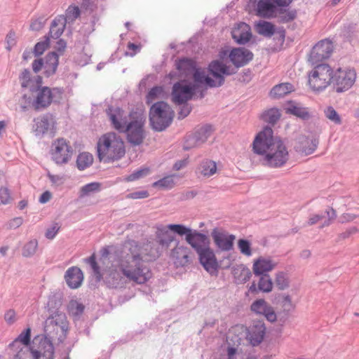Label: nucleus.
I'll return each instance as SVG.
<instances>
[{
  "instance_id": "1",
  "label": "nucleus",
  "mask_w": 359,
  "mask_h": 359,
  "mask_svg": "<svg viewBox=\"0 0 359 359\" xmlns=\"http://www.w3.org/2000/svg\"><path fill=\"white\" fill-rule=\"evenodd\" d=\"M128 252L105 271L104 281L110 288H123L128 281L144 284L152 276L148 263L156 260L161 255L154 243L138 245L128 243Z\"/></svg>"
},
{
  "instance_id": "2",
  "label": "nucleus",
  "mask_w": 359,
  "mask_h": 359,
  "mask_svg": "<svg viewBox=\"0 0 359 359\" xmlns=\"http://www.w3.org/2000/svg\"><path fill=\"white\" fill-rule=\"evenodd\" d=\"M44 331L46 335L34 337V344H38L37 349L32 348L33 359H53V340L62 342L66 338L68 331V322L65 313L56 311L47 318Z\"/></svg>"
},
{
  "instance_id": "3",
  "label": "nucleus",
  "mask_w": 359,
  "mask_h": 359,
  "mask_svg": "<svg viewBox=\"0 0 359 359\" xmlns=\"http://www.w3.org/2000/svg\"><path fill=\"white\" fill-rule=\"evenodd\" d=\"M271 128L265 127L252 143L253 151L262 156V163L270 168H280L289 158L287 147L279 137L273 135Z\"/></svg>"
},
{
  "instance_id": "4",
  "label": "nucleus",
  "mask_w": 359,
  "mask_h": 359,
  "mask_svg": "<svg viewBox=\"0 0 359 359\" xmlns=\"http://www.w3.org/2000/svg\"><path fill=\"white\" fill-rule=\"evenodd\" d=\"M100 161L109 163L121 159L126 154L123 140L114 133L102 135L97 143Z\"/></svg>"
},
{
  "instance_id": "5",
  "label": "nucleus",
  "mask_w": 359,
  "mask_h": 359,
  "mask_svg": "<svg viewBox=\"0 0 359 359\" xmlns=\"http://www.w3.org/2000/svg\"><path fill=\"white\" fill-rule=\"evenodd\" d=\"M173 111L165 102L154 103L149 110V121L151 128L156 131L165 130L172 123Z\"/></svg>"
},
{
  "instance_id": "6",
  "label": "nucleus",
  "mask_w": 359,
  "mask_h": 359,
  "mask_svg": "<svg viewBox=\"0 0 359 359\" xmlns=\"http://www.w3.org/2000/svg\"><path fill=\"white\" fill-rule=\"evenodd\" d=\"M309 74V84L314 91H322L332 85L334 69L326 63L314 65Z\"/></svg>"
},
{
  "instance_id": "7",
  "label": "nucleus",
  "mask_w": 359,
  "mask_h": 359,
  "mask_svg": "<svg viewBox=\"0 0 359 359\" xmlns=\"http://www.w3.org/2000/svg\"><path fill=\"white\" fill-rule=\"evenodd\" d=\"M30 92L34 93L32 106L36 111H42L48 108L52 102H58L62 98L63 91L58 88H50L43 86L41 88L30 87Z\"/></svg>"
},
{
  "instance_id": "8",
  "label": "nucleus",
  "mask_w": 359,
  "mask_h": 359,
  "mask_svg": "<svg viewBox=\"0 0 359 359\" xmlns=\"http://www.w3.org/2000/svg\"><path fill=\"white\" fill-rule=\"evenodd\" d=\"M145 119L137 113H130V122L120 133H126L127 140L133 146L140 145L144 138Z\"/></svg>"
},
{
  "instance_id": "9",
  "label": "nucleus",
  "mask_w": 359,
  "mask_h": 359,
  "mask_svg": "<svg viewBox=\"0 0 359 359\" xmlns=\"http://www.w3.org/2000/svg\"><path fill=\"white\" fill-rule=\"evenodd\" d=\"M357 73L355 69L338 67L334 70L332 86L337 93H344L351 89L355 83Z\"/></svg>"
},
{
  "instance_id": "10",
  "label": "nucleus",
  "mask_w": 359,
  "mask_h": 359,
  "mask_svg": "<svg viewBox=\"0 0 359 359\" xmlns=\"http://www.w3.org/2000/svg\"><path fill=\"white\" fill-rule=\"evenodd\" d=\"M74 150L70 142L64 138H58L51 145L50 156L57 165H65L71 160Z\"/></svg>"
},
{
  "instance_id": "11",
  "label": "nucleus",
  "mask_w": 359,
  "mask_h": 359,
  "mask_svg": "<svg viewBox=\"0 0 359 359\" xmlns=\"http://www.w3.org/2000/svg\"><path fill=\"white\" fill-rule=\"evenodd\" d=\"M186 231V226L183 224L160 225L156 228V240L159 245L168 248L171 243L175 241V236L172 234V232L182 236L187 232Z\"/></svg>"
},
{
  "instance_id": "12",
  "label": "nucleus",
  "mask_w": 359,
  "mask_h": 359,
  "mask_svg": "<svg viewBox=\"0 0 359 359\" xmlns=\"http://www.w3.org/2000/svg\"><path fill=\"white\" fill-rule=\"evenodd\" d=\"M31 341V328L27 327L23 330L17 338H15L10 344L9 347L16 353L15 354V359H25L27 355L30 352L32 353V348L36 349L35 345L33 343V346L29 348Z\"/></svg>"
},
{
  "instance_id": "13",
  "label": "nucleus",
  "mask_w": 359,
  "mask_h": 359,
  "mask_svg": "<svg viewBox=\"0 0 359 359\" xmlns=\"http://www.w3.org/2000/svg\"><path fill=\"white\" fill-rule=\"evenodd\" d=\"M196 92V85L184 81L175 83L172 86V100L175 104H182L192 99Z\"/></svg>"
},
{
  "instance_id": "14",
  "label": "nucleus",
  "mask_w": 359,
  "mask_h": 359,
  "mask_svg": "<svg viewBox=\"0 0 359 359\" xmlns=\"http://www.w3.org/2000/svg\"><path fill=\"white\" fill-rule=\"evenodd\" d=\"M208 72L213 78L215 88L222 86L224 83V76H229L236 73V69L231 68L219 60L212 61L208 67Z\"/></svg>"
},
{
  "instance_id": "15",
  "label": "nucleus",
  "mask_w": 359,
  "mask_h": 359,
  "mask_svg": "<svg viewBox=\"0 0 359 359\" xmlns=\"http://www.w3.org/2000/svg\"><path fill=\"white\" fill-rule=\"evenodd\" d=\"M170 257L177 268L185 267L192 262V252L189 248L177 241L171 250Z\"/></svg>"
},
{
  "instance_id": "16",
  "label": "nucleus",
  "mask_w": 359,
  "mask_h": 359,
  "mask_svg": "<svg viewBox=\"0 0 359 359\" xmlns=\"http://www.w3.org/2000/svg\"><path fill=\"white\" fill-rule=\"evenodd\" d=\"M213 131L212 126L209 124L197 128L193 134L187 136L184 149L189 150L198 147L206 142Z\"/></svg>"
},
{
  "instance_id": "17",
  "label": "nucleus",
  "mask_w": 359,
  "mask_h": 359,
  "mask_svg": "<svg viewBox=\"0 0 359 359\" xmlns=\"http://www.w3.org/2000/svg\"><path fill=\"white\" fill-rule=\"evenodd\" d=\"M333 51V45L329 40H322L312 48L310 54V61L313 65L328 58Z\"/></svg>"
},
{
  "instance_id": "18",
  "label": "nucleus",
  "mask_w": 359,
  "mask_h": 359,
  "mask_svg": "<svg viewBox=\"0 0 359 359\" xmlns=\"http://www.w3.org/2000/svg\"><path fill=\"white\" fill-rule=\"evenodd\" d=\"M107 114L111 121L112 127L119 133L126 127L130 122V114L119 107H109L107 109Z\"/></svg>"
},
{
  "instance_id": "19",
  "label": "nucleus",
  "mask_w": 359,
  "mask_h": 359,
  "mask_svg": "<svg viewBox=\"0 0 359 359\" xmlns=\"http://www.w3.org/2000/svg\"><path fill=\"white\" fill-rule=\"evenodd\" d=\"M186 229L187 232L184 234L185 240L196 252L210 245V240L205 234L200 233L196 230H192L187 226Z\"/></svg>"
},
{
  "instance_id": "20",
  "label": "nucleus",
  "mask_w": 359,
  "mask_h": 359,
  "mask_svg": "<svg viewBox=\"0 0 359 359\" xmlns=\"http://www.w3.org/2000/svg\"><path fill=\"white\" fill-rule=\"evenodd\" d=\"M211 236L216 247L220 250L229 251L233 248L235 236L215 228L212 231Z\"/></svg>"
},
{
  "instance_id": "21",
  "label": "nucleus",
  "mask_w": 359,
  "mask_h": 359,
  "mask_svg": "<svg viewBox=\"0 0 359 359\" xmlns=\"http://www.w3.org/2000/svg\"><path fill=\"white\" fill-rule=\"evenodd\" d=\"M175 66L177 72H170L169 76L170 79H173L176 76L187 77L191 75L196 67V63L191 58L182 57L175 60Z\"/></svg>"
},
{
  "instance_id": "22",
  "label": "nucleus",
  "mask_w": 359,
  "mask_h": 359,
  "mask_svg": "<svg viewBox=\"0 0 359 359\" xmlns=\"http://www.w3.org/2000/svg\"><path fill=\"white\" fill-rule=\"evenodd\" d=\"M253 53L245 48H234L229 53L230 61L236 67L239 68L248 65L252 60Z\"/></svg>"
},
{
  "instance_id": "23",
  "label": "nucleus",
  "mask_w": 359,
  "mask_h": 359,
  "mask_svg": "<svg viewBox=\"0 0 359 359\" xmlns=\"http://www.w3.org/2000/svg\"><path fill=\"white\" fill-rule=\"evenodd\" d=\"M197 253L200 263L208 272L213 273L217 271L218 263L215 252L210 248V245Z\"/></svg>"
},
{
  "instance_id": "24",
  "label": "nucleus",
  "mask_w": 359,
  "mask_h": 359,
  "mask_svg": "<svg viewBox=\"0 0 359 359\" xmlns=\"http://www.w3.org/2000/svg\"><path fill=\"white\" fill-rule=\"evenodd\" d=\"M318 144V140L309 138V137L300 135L294 145L296 151L304 155H309L314 152Z\"/></svg>"
},
{
  "instance_id": "25",
  "label": "nucleus",
  "mask_w": 359,
  "mask_h": 359,
  "mask_svg": "<svg viewBox=\"0 0 359 359\" xmlns=\"http://www.w3.org/2000/svg\"><path fill=\"white\" fill-rule=\"evenodd\" d=\"M250 27L245 22L236 24L231 31V36L238 44L244 45L250 41L252 38Z\"/></svg>"
},
{
  "instance_id": "26",
  "label": "nucleus",
  "mask_w": 359,
  "mask_h": 359,
  "mask_svg": "<svg viewBox=\"0 0 359 359\" xmlns=\"http://www.w3.org/2000/svg\"><path fill=\"white\" fill-rule=\"evenodd\" d=\"M266 327L262 321H257L253 323L248 330V338L253 346L259 345L265 335Z\"/></svg>"
},
{
  "instance_id": "27",
  "label": "nucleus",
  "mask_w": 359,
  "mask_h": 359,
  "mask_svg": "<svg viewBox=\"0 0 359 359\" xmlns=\"http://www.w3.org/2000/svg\"><path fill=\"white\" fill-rule=\"evenodd\" d=\"M67 285L72 289L79 287L83 280L82 271L77 266L69 268L65 274Z\"/></svg>"
},
{
  "instance_id": "28",
  "label": "nucleus",
  "mask_w": 359,
  "mask_h": 359,
  "mask_svg": "<svg viewBox=\"0 0 359 359\" xmlns=\"http://www.w3.org/2000/svg\"><path fill=\"white\" fill-rule=\"evenodd\" d=\"M191 75L194 82L192 85H196V89L200 85H204L209 88H215L216 84L213 83L212 78L208 75L204 69L196 67Z\"/></svg>"
},
{
  "instance_id": "29",
  "label": "nucleus",
  "mask_w": 359,
  "mask_h": 359,
  "mask_svg": "<svg viewBox=\"0 0 359 359\" xmlns=\"http://www.w3.org/2000/svg\"><path fill=\"white\" fill-rule=\"evenodd\" d=\"M276 6L271 0H259L257 2L256 11L257 15L260 17L272 18L276 15Z\"/></svg>"
},
{
  "instance_id": "30",
  "label": "nucleus",
  "mask_w": 359,
  "mask_h": 359,
  "mask_svg": "<svg viewBox=\"0 0 359 359\" xmlns=\"http://www.w3.org/2000/svg\"><path fill=\"white\" fill-rule=\"evenodd\" d=\"M287 114H292L302 120L306 121L311 118L309 109L300 103L290 102L285 108Z\"/></svg>"
},
{
  "instance_id": "31",
  "label": "nucleus",
  "mask_w": 359,
  "mask_h": 359,
  "mask_svg": "<svg viewBox=\"0 0 359 359\" xmlns=\"http://www.w3.org/2000/svg\"><path fill=\"white\" fill-rule=\"evenodd\" d=\"M66 24L67 18H65L64 15L57 16L51 22L48 36L55 39H58L62 34Z\"/></svg>"
},
{
  "instance_id": "32",
  "label": "nucleus",
  "mask_w": 359,
  "mask_h": 359,
  "mask_svg": "<svg viewBox=\"0 0 359 359\" xmlns=\"http://www.w3.org/2000/svg\"><path fill=\"white\" fill-rule=\"evenodd\" d=\"M276 264L270 259L259 257L253 264V271L256 276L266 274L265 273L271 271Z\"/></svg>"
},
{
  "instance_id": "33",
  "label": "nucleus",
  "mask_w": 359,
  "mask_h": 359,
  "mask_svg": "<svg viewBox=\"0 0 359 359\" xmlns=\"http://www.w3.org/2000/svg\"><path fill=\"white\" fill-rule=\"evenodd\" d=\"M59 64V55L55 52H51L46 55L44 62V74L49 77L55 74Z\"/></svg>"
},
{
  "instance_id": "34",
  "label": "nucleus",
  "mask_w": 359,
  "mask_h": 359,
  "mask_svg": "<svg viewBox=\"0 0 359 359\" xmlns=\"http://www.w3.org/2000/svg\"><path fill=\"white\" fill-rule=\"evenodd\" d=\"M53 121L52 115L47 114L43 116H39L34 120V130L36 134L46 133L50 126V122Z\"/></svg>"
},
{
  "instance_id": "35",
  "label": "nucleus",
  "mask_w": 359,
  "mask_h": 359,
  "mask_svg": "<svg viewBox=\"0 0 359 359\" xmlns=\"http://www.w3.org/2000/svg\"><path fill=\"white\" fill-rule=\"evenodd\" d=\"M294 90V87L289 83L275 86L271 90L270 95L273 98L278 99Z\"/></svg>"
},
{
  "instance_id": "36",
  "label": "nucleus",
  "mask_w": 359,
  "mask_h": 359,
  "mask_svg": "<svg viewBox=\"0 0 359 359\" xmlns=\"http://www.w3.org/2000/svg\"><path fill=\"white\" fill-rule=\"evenodd\" d=\"M255 28L259 34L265 37L270 38L275 33V26L267 21L260 20L257 23Z\"/></svg>"
},
{
  "instance_id": "37",
  "label": "nucleus",
  "mask_w": 359,
  "mask_h": 359,
  "mask_svg": "<svg viewBox=\"0 0 359 359\" xmlns=\"http://www.w3.org/2000/svg\"><path fill=\"white\" fill-rule=\"evenodd\" d=\"M233 276L238 283H243L250 280L252 273L245 266L241 264L233 269Z\"/></svg>"
},
{
  "instance_id": "38",
  "label": "nucleus",
  "mask_w": 359,
  "mask_h": 359,
  "mask_svg": "<svg viewBox=\"0 0 359 359\" xmlns=\"http://www.w3.org/2000/svg\"><path fill=\"white\" fill-rule=\"evenodd\" d=\"M297 15V13L294 10L285 9L283 8H277L276 11V15L273 18H276L278 21L280 23H287L293 20Z\"/></svg>"
},
{
  "instance_id": "39",
  "label": "nucleus",
  "mask_w": 359,
  "mask_h": 359,
  "mask_svg": "<svg viewBox=\"0 0 359 359\" xmlns=\"http://www.w3.org/2000/svg\"><path fill=\"white\" fill-rule=\"evenodd\" d=\"M198 169L203 176L209 177L216 173L217 165L214 161L206 159L201 162Z\"/></svg>"
},
{
  "instance_id": "40",
  "label": "nucleus",
  "mask_w": 359,
  "mask_h": 359,
  "mask_svg": "<svg viewBox=\"0 0 359 359\" xmlns=\"http://www.w3.org/2000/svg\"><path fill=\"white\" fill-rule=\"evenodd\" d=\"M93 162V155L88 152L80 154L77 156L76 165L80 170H83L89 167Z\"/></svg>"
},
{
  "instance_id": "41",
  "label": "nucleus",
  "mask_w": 359,
  "mask_h": 359,
  "mask_svg": "<svg viewBox=\"0 0 359 359\" xmlns=\"http://www.w3.org/2000/svg\"><path fill=\"white\" fill-rule=\"evenodd\" d=\"M280 117V114L278 109L271 108L269 110L265 111L262 115V119L271 124H275Z\"/></svg>"
},
{
  "instance_id": "42",
  "label": "nucleus",
  "mask_w": 359,
  "mask_h": 359,
  "mask_svg": "<svg viewBox=\"0 0 359 359\" xmlns=\"http://www.w3.org/2000/svg\"><path fill=\"white\" fill-rule=\"evenodd\" d=\"M38 248V241L33 239L25 244L22 250V255L25 257H30L34 255Z\"/></svg>"
},
{
  "instance_id": "43",
  "label": "nucleus",
  "mask_w": 359,
  "mask_h": 359,
  "mask_svg": "<svg viewBox=\"0 0 359 359\" xmlns=\"http://www.w3.org/2000/svg\"><path fill=\"white\" fill-rule=\"evenodd\" d=\"M258 283V289L264 292H269L272 290L273 283L268 274L260 275Z\"/></svg>"
},
{
  "instance_id": "44",
  "label": "nucleus",
  "mask_w": 359,
  "mask_h": 359,
  "mask_svg": "<svg viewBox=\"0 0 359 359\" xmlns=\"http://www.w3.org/2000/svg\"><path fill=\"white\" fill-rule=\"evenodd\" d=\"M325 117L337 125L341 124V118L334 107L330 106L324 110Z\"/></svg>"
},
{
  "instance_id": "45",
  "label": "nucleus",
  "mask_w": 359,
  "mask_h": 359,
  "mask_svg": "<svg viewBox=\"0 0 359 359\" xmlns=\"http://www.w3.org/2000/svg\"><path fill=\"white\" fill-rule=\"evenodd\" d=\"M86 262L90 264L97 281H100L102 278V275L100 268L96 262L95 254H93L89 258L86 259Z\"/></svg>"
},
{
  "instance_id": "46",
  "label": "nucleus",
  "mask_w": 359,
  "mask_h": 359,
  "mask_svg": "<svg viewBox=\"0 0 359 359\" xmlns=\"http://www.w3.org/2000/svg\"><path fill=\"white\" fill-rule=\"evenodd\" d=\"M270 306L263 299L255 301L251 305V310L257 313L263 315Z\"/></svg>"
},
{
  "instance_id": "47",
  "label": "nucleus",
  "mask_w": 359,
  "mask_h": 359,
  "mask_svg": "<svg viewBox=\"0 0 359 359\" xmlns=\"http://www.w3.org/2000/svg\"><path fill=\"white\" fill-rule=\"evenodd\" d=\"M163 93V89L161 86H155L152 88L148 93L146 102L147 104H150L156 100L160 98L161 95Z\"/></svg>"
},
{
  "instance_id": "48",
  "label": "nucleus",
  "mask_w": 359,
  "mask_h": 359,
  "mask_svg": "<svg viewBox=\"0 0 359 359\" xmlns=\"http://www.w3.org/2000/svg\"><path fill=\"white\" fill-rule=\"evenodd\" d=\"M100 186L98 182H91L83 186L80 191V197H84L99 191Z\"/></svg>"
},
{
  "instance_id": "49",
  "label": "nucleus",
  "mask_w": 359,
  "mask_h": 359,
  "mask_svg": "<svg viewBox=\"0 0 359 359\" xmlns=\"http://www.w3.org/2000/svg\"><path fill=\"white\" fill-rule=\"evenodd\" d=\"M174 184L172 176L169 175L155 182L153 186L155 187L170 189L174 186Z\"/></svg>"
},
{
  "instance_id": "50",
  "label": "nucleus",
  "mask_w": 359,
  "mask_h": 359,
  "mask_svg": "<svg viewBox=\"0 0 359 359\" xmlns=\"http://www.w3.org/2000/svg\"><path fill=\"white\" fill-rule=\"evenodd\" d=\"M149 172H150V170L149 168H141V169L134 171L133 173L129 175L126 177V180L128 182L135 181L137 180H139L140 178H142V177L148 175L149 174Z\"/></svg>"
},
{
  "instance_id": "51",
  "label": "nucleus",
  "mask_w": 359,
  "mask_h": 359,
  "mask_svg": "<svg viewBox=\"0 0 359 359\" xmlns=\"http://www.w3.org/2000/svg\"><path fill=\"white\" fill-rule=\"evenodd\" d=\"M275 283L279 290H285L289 285L288 280L283 272H279L276 274Z\"/></svg>"
},
{
  "instance_id": "52",
  "label": "nucleus",
  "mask_w": 359,
  "mask_h": 359,
  "mask_svg": "<svg viewBox=\"0 0 359 359\" xmlns=\"http://www.w3.org/2000/svg\"><path fill=\"white\" fill-rule=\"evenodd\" d=\"M49 46V36H46V39L43 41L38 42L34 48L33 53L35 56H39L42 55L44 51L48 48Z\"/></svg>"
},
{
  "instance_id": "53",
  "label": "nucleus",
  "mask_w": 359,
  "mask_h": 359,
  "mask_svg": "<svg viewBox=\"0 0 359 359\" xmlns=\"http://www.w3.org/2000/svg\"><path fill=\"white\" fill-rule=\"evenodd\" d=\"M84 306L76 301H71L69 304V311L74 316H80L83 313Z\"/></svg>"
},
{
  "instance_id": "54",
  "label": "nucleus",
  "mask_w": 359,
  "mask_h": 359,
  "mask_svg": "<svg viewBox=\"0 0 359 359\" xmlns=\"http://www.w3.org/2000/svg\"><path fill=\"white\" fill-rule=\"evenodd\" d=\"M20 79L22 81L21 86L30 90V86L34 82V80L30 77V72L28 69H24L21 73Z\"/></svg>"
},
{
  "instance_id": "55",
  "label": "nucleus",
  "mask_w": 359,
  "mask_h": 359,
  "mask_svg": "<svg viewBox=\"0 0 359 359\" xmlns=\"http://www.w3.org/2000/svg\"><path fill=\"white\" fill-rule=\"evenodd\" d=\"M80 15V10L77 6L69 7L67 10L65 18H67V22H74Z\"/></svg>"
},
{
  "instance_id": "56",
  "label": "nucleus",
  "mask_w": 359,
  "mask_h": 359,
  "mask_svg": "<svg viewBox=\"0 0 359 359\" xmlns=\"http://www.w3.org/2000/svg\"><path fill=\"white\" fill-rule=\"evenodd\" d=\"M238 246L242 254L246 256L252 255L250 243L248 240L240 239L238 242Z\"/></svg>"
},
{
  "instance_id": "57",
  "label": "nucleus",
  "mask_w": 359,
  "mask_h": 359,
  "mask_svg": "<svg viewBox=\"0 0 359 359\" xmlns=\"http://www.w3.org/2000/svg\"><path fill=\"white\" fill-rule=\"evenodd\" d=\"M5 41L6 43V48L8 51H11L12 48L16 45V34L13 30H10L7 34Z\"/></svg>"
},
{
  "instance_id": "58",
  "label": "nucleus",
  "mask_w": 359,
  "mask_h": 359,
  "mask_svg": "<svg viewBox=\"0 0 359 359\" xmlns=\"http://www.w3.org/2000/svg\"><path fill=\"white\" fill-rule=\"evenodd\" d=\"M100 0H83L81 8L90 13H93L98 8Z\"/></svg>"
},
{
  "instance_id": "59",
  "label": "nucleus",
  "mask_w": 359,
  "mask_h": 359,
  "mask_svg": "<svg viewBox=\"0 0 359 359\" xmlns=\"http://www.w3.org/2000/svg\"><path fill=\"white\" fill-rule=\"evenodd\" d=\"M46 20L43 17H39L38 18L32 20L30 24V29L32 31H39L45 25Z\"/></svg>"
},
{
  "instance_id": "60",
  "label": "nucleus",
  "mask_w": 359,
  "mask_h": 359,
  "mask_svg": "<svg viewBox=\"0 0 359 359\" xmlns=\"http://www.w3.org/2000/svg\"><path fill=\"white\" fill-rule=\"evenodd\" d=\"M23 223V219L21 217H17L9 220L6 224V229H15L20 226Z\"/></svg>"
},
{
  "instance_id": "61",
  "label": "nucleus",
  "mask_w": 359,
  "mask_h": 359,
  "mask_svg": "<svg viewBox=\"0 0 359 359\" xmlns=\"http://www.w3.org/2000/svg\"><path fill=\"white\" fill-rule=\"evenodd\" d=\"M325 214L327 217V219L324 222L320 228H323L324 226H329L333 220L337 217V214L335 210L332 208H329L325 210Z\"/></svg>"
},
{
  "instance_id": "62",
  "label": "nucleus",
  "mask_w": 359,
  "mask_h": 359,
  "mask_svg": "<svg viewBox=\"0 0 359 359\" xmlns=\"http://www.w3.org/2000/svg\"><path fill=\"white\" fill-rule=\"evenodd\" d=\"M0 200L2 204H8L11 200V194L8 188L1 187L0 189Z\"/></svg>"
},
{
  "instance_id": "63",
  "label": "nucleus",
  "mask_w": 359,
  "mask_h": 359,
  "mask_svg": "<svg viewBox=\"0 0 359 359\" xmlns=\"http://www.w3.org/2000/svg\"><path fill=\"white\" fill-rule=\"evenodd\" d=\"M180 111L178 112V118L183 119L187 117L191 111V107L187 103H184L181 104Z\"/></svg>"
},
{
  "instance_id": "64",
  "label": "nucleus",
  "mask_w": 359,
  "mask_h": 359,
  "mask_svg": "<svg viewBox=\"0 0 359 359\" xmlns=\"http://www.w3.org/2000/svg\"><path fill=\"white\" fill-rule=\"evenodd\" d=\"M4 320L8 325H13L17 320L16 313L13 309L8 310L4 314Z\"/></svg>"
}]
</instances>
